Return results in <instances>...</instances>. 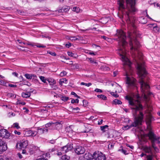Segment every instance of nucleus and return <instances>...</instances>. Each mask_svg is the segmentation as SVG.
<instances>
[{
  "label": "nucleus",
  "mask_w": 160,
  "mask_h": 160,
  "mask_svg": "<svg viewBox=\"0 0 160 160\" xmlns=\"http://www.w3.org/2000/svg\"><path fill=\"white\" fill-rule=\"evenodd\" d=\"M124 3L123 0H118V10L122 12V18L127 23L133 26L135 21L134 15L137 11L135 7V0H126L125 5Z\"/></svg>",
  "instance_id": "1"
},
{
  "label": "nucleus",
  "mask_w": 160,
  "mask_h": 160,
  "mask_svg": "<svg viewBox=\"0 0 160 160\" xmlns=\"http://www.w3.org/2000/svg\"><path fill=\"white\" fill-rule=\"evenodd\" d=\"M125 98L129 101V104L132 106L131 108L135 117L134 122L131 125L124 126L125 128H127L125 130H127L142 124L143 118V114L142 112L143 107L138 100H135L128 96H126Z\"/></svg>",
  "instance_id": "2"
},
{
  "label": "nucleus",
  "mask_w": 160,
  "mask_h": 160,
  "mask_svg": "<svg viewBox=\"0 0 160 160\" xmlns=\"http://www.w3.org/2000/svg\"><path fill=\"white\" fill-rule=\"evenodd\" d=\"M138 73L139 76V83L140 85L141 92L143 94V97L146 100L148 99V97L152 94L149 91V86L146 82L145 78L147 74L144 63H140L137 61Z\"/></svg>",
  "instance_id": "3"
},
{
  "label": "nucleus",
  "mask_w": 160,
  "mask_h": 160,
  "mask_svg": "<svg viewBox=\"0 0 160 160\" xmlns=\"http://www.w3.org/2000/svg\"><path fill=\"white\" fill-rule=\"evenodd\" d=\"M128 37L130 40L129 45L130 46V51L133 54L136 60L137 59L142 61L143 59L142 53L138 49V48L139 47L140 44L137 39L134 38L135 34H132L131 32H128Z\"/></svg>",
  "instance_id": "4"
},
{
  "label": "nucleus",
  "mask_w": 160,
  "mask_h": 160,
  "mask_svg": "<svg viewBox=\"0 0 160 160\" xmlns=\"http://www.w3.org/2000/svg\"><path fill=\"white\" fill-rule=\"evenodd\" d=\"M116 35L118 37L117 39L119 41V45L122 46L124 49V50H125V47L127 44L126 41V37L125 33L122 30H118Z\"/></svg>",
  "instance_id": "5"
},
{
  "label": "nucleus",
  "mask_w": 160,
  "mask_h": 160,
  "mask_svg": "<svg viewBox=\"0 0 160 160\" xmlns=\"http://www.w3.org/2000/svg\"><path fill=\"white\" fill-rule=\"evenodd\" d=\"M126 84L128 90L131 91L133 90H137L138 87L136 84V80L132 77H126Z\"/></svg>",
  "instance_id": "6"
},
{
  "label": "nucleus",
  "mask_w": 160,
  "mask_h": 160,
  "mask_svg": "<svg viewBox=\"0 0 160 160\" xmlns=\"http://www.w3.org/2000/svg\"><path fill=\"white\" fill-rule=\"evenodd\" d=\"M147 136L151 141V144L156 143H160V137L157 136L151 130H150L147 134Z\"/></svg>",
  "instance_id": "7"
},
{
  "label": "nucleus",
  "mask_w": 160,
  "mask_h": 160,
  "mask_svg": "<svg viewBox=\"0 0 160 160\" xmlns=\"http://www.w3.org/2000/svg\"><path fill=\"white\" fill-rule=\"evenodd\" d=\"M120 50L122 53L120 54V55L121 57L122 60L123 62V65H127L130 68L131 62L129 59L126 57L125 56L126 52L123 51L122 49H120Z\"/></svg>",
  "instance_id": "8"
},
{
  "label": "nucleus",
  "mask_w": 160,
  "mask_h": 160,
  "mask_svg": "<svg viewBox=\"0 0 160 160\" xmlns=\"http://www.w3.org/2000/svg\"><path fill=\"white\" fill-rule=\"evenodd\" d=\"M94 160H105L106 158L105 155L98 152H94L93 153Z\"/></svg>",
  "instance_id": "9"
},
{
  "label": "nucleus",
  "mask_w": 160,
  "mask_h": 160,
  "mask_svg": "<svg viewBox=\"0 0 160 160\" xmlns=\"http://www.w3.org/2000/svg\"><path fill=\"white\" fill-rule=\"evenodd\" d=\"M10 136V133L5 129H0V137L8 138Z\"/></svg>",
  "instance_id": "10"
},
{
  "label": "nucleus",
  "mask_w": 160,
  "mask_h": 160,
  "mask_svg": "<svg viewBox=\"0 0 160 160\" xmlns=\"http://www.w3.org/2000/svg\"><path fill=\"white\" fill-rule=\"evenodd\" d=\"M75 152L78 155L83 154L85 151L84 148L80 146H77L74 148Z\"/></svg>",
  "instance_id": "11"
},
{
  "label": "nucleus",
  "mask_w": 160,
  "mask_h": 160,
  "mask_svg": "<svg viewBox=\"0 0 160 160\" xmlns=\"http://www.w3.org/2000/svg\"><path fill=\"white\" fill-rule=\"evenodd\" d=\"M73 148L72 144H68L61 148V150L63 154L71 151Z\"/></svg>",
  "instance_id": "12"
},
{
  "label": "nucleus",
  "mask_w": 160,
  "mask_h": 160,
  "mask_svg": "<svg viewBox=\"0 0 160 160\" xmlns=\"http://www.w3.org/2000/svg\"><path fill=\"white\" fill-rule=\"evenodd\" d=\"M7 149V146L5 142L0 138V150L2 152Z\"/></svg>",
  "instance_id": "13"
},
{
  "label": "nucleus",
  "mask_w": 160,
  "mask_h": 160,
  "mask_svg": "<svg viewBox=\"0 0 160 160\" xmlns=\"http://www.w3.org/2000/svg\"><path fill=\"white\" fill-rule=\"evenodd\" d=\"M38 134L36 131L28 130L25 132L24 135L25 137H34Z\"/></svg>",
  "instance_id": "14"
},
{
  "label": "nucleus",
  "mask_w": 160,
  "mask_h": 160,
  "mask_svg": "<svg viewBox=\"0 0 160 160\" xmlns=\"http://www.w3.org/2000/svg\"><path fill=\"white\" fill-rule=\"evenodd\" d=\"M18 145L19 146V148L21 149L25 148L28 145V142L27 141L22 140L18 143L17 146H18Z\"/></svg>",
  "instance_id": "15"
},
{
  "label": "nucleus",
  "mask_w": 160,
  "mask_h": 160,
  "mask_svg": "<svg viewBox=\"0 0 160 160\" xmlns=\"http://www.w3.org/2000/svg\"><path fill=\"white\" fill-rule=\"evenodd\" d=\"M83 158L84 160H94L93 154L92 155L90 153L85 154Z\"/></svg>",
  "instance_id": "16"
},
{
  "label": "nucleus",
  "mask_w": 160,
  "mask_h": 160,
  "mask_svg": "<svg viewBox=\"0 0 160 160\" xmlns=\"http://www.w3.org/2000/svg\"><path fill=\"white\" fill-rule=\"evenodd\" d=\"M143 150L144 152L152 154V148L150 146H144L143 147Z\"/></svg>",
  "instance_id": "17"
},
{
  "label": "nucleus",
  "mask_w": 160,
  "mask_h": 160,
  "mask_svg": "<svg viewBox=\"0 0 160 160\" xmlns=\"http://www.w3.org/2000/svg\"><path fill=\"white\" fill-rule=\"evenodd\" d=\"M37 132L39 134H43L44 132H48V129L46 128H40V127H38L37 128Z\"/></svg>",
  "instance_id": "18"
},
{
  "label": "nucleus",
  "mask_w": 160,
  "mask_h": 160,
  "mask_svg": "<svg viewBox=\"0 0 160 160\" xmlns=\"http://www.w3.org/2000/svg\"><path fill=\"white\" fill-rule=\"evenodd\" d=\"M139 22L143 24H145L147 23V20L146 18L144 17H139L138 19Z\"/></svg>",
  "instance_id": "19"
},
{
  "label": "nucleus",
  "mask_w": 160,
  "mask_h": 160,
  "mask_svg": "<svg viewBox=\"0 0 160 160\" xmlns=\"http://www.w3.org/2000/svg\"><path fill=\"white\" fill-rule=\"evenodd\" d=\"M91 126L90 124L87 125L86 126H85L86 128V130L82 132L86 133L90 132H93V130L92 129Z\"/></svg>",
  "instance_id": "20"
},
{
  "label": "nucleus",
  "mask_w": 160,
  "mask_h": 160,
  "mask_svg": "<svg viewBox=\"0 0 160 160\" xmlns=\"http://www.w3.org/2000/svg\"><path fill=\"white\" fill-rule=\"evenodd\" d=\"M70 8L68 6H65L62 8L61 9L58 10L59 12H67L69 10Z\"/></svg>",
  "instance_id": "21"
},
{
  "label": "nucleus",
  "mask_w": 160,
  "mask_h": 160,
  "mask_svg": "<svg viewBox=\"0 0 160 160\" xmlns=\"http://www.w3.org/2000/svg\"><path fill=\"white\" fill-rule=\"evenodd\" d=\"M31 94V92H23L22 93V96L24 98H28L30 97Z\"/></svg>",
  "instance_id": "22"
},
{
  "label": "nucleus",
  "mask_w": 160,
  "mask_h": 160,
  "mask_svg": "<svg viewBox=\"0 0 160 160\" xmlns=\"http://www.w3.org/2000/svg\"><path fill=\"white\" fill-rule=\"evenodd\" d=\"M100 129L103 132H105L107 130H108V126L105 125L104 126H101Z\"/></svg>",
  "instance_id": "23"
},
{
  "label": "nucleus",
  "mask_w": 160,
  "mask_h": 160,
  "mask_svg": "<svg viewBox=\"0 0 160 160\" xmlns=\"http://www.w3.org/2000/svg\"><path fill=\"white\" fill-rule=\"evenodd\" d=\"M67 53L68 55L71 57H73L74 58H76L78 57V55L76 54L73 53L72 52H68Z\"/></svg>",
  "instance_id": "24"
},
{
  "label": "nucleus",
  "mask_w": 160,
  "mask_h": 160,
  "mask_svg": "<svg viewBox=\"0 0 160 160\" xmlns=\"http://www.w3.org/2000/svg\"><path fill=\"white\" fill-rule=\"evenodd\" d=\"M46 155L43 154L42 156L38 157V158L36 160H48L47 158H46Z\"/></svg>",
  "instance_id": "25"
},
{
  "label": "nucleus",
  "mask_w": 160,
  "mask_h": 160,
  "mask_svg": "<svg viewBox=\"0 0 160 160\" xmlns=\"http://www.w3.org/2000/svg\"><path fill=\"white\" fill-rule=\"evenodd\" d=\"M97 97L103 100H106L107 99V97L105 96L102 94L98 95Z\"/></svg>",
  "instance_id": "26"
},
{
  "label": "nucleus",
  "mask_w": 160,
  "mask_h": 160,
  "mask_svg": "<svg viewBox=\"0 0 160 160\" xmlns=\"http://www.w3.org/2000/svg\"><path fill=\"white\" fill-rule=\"evenodd\" d=\"M113 102L115 104H122V102L118 99H115L113 101Z\"/></svg>",
  "instance_id": "27"
},
{
  "label": "nucleus",
  "mask_w": 160,
  "mask_h": 160,
  "mask_svg": "<svg viewBox=\"0 0 160 160\" xmlns=\"http://www.w3.org/2000/svg\"><path fill=\"white\" fill-rule=\"evenodd\" d=\"M62 122H55L53 123V124H55V126L57 127H59V128H61L62 127V124L61 123Z\"/></svg>",
  "instance_id": "28"
},
{
  "label": "nucleus",
  "mask_w": 160,
  "mask_h": 160,
  "mask_svg": "<svg viewBox=\"0 0 160 160\" xmlns=\"http://www.w3.org/2000/svg\"><path fill=\"white\" fill-rule=\"evenodd\" d=\"M156 155L153 154L151 155H148L147 156V160H152L153 157H156Z\"/></svg>",
  "instance_id": "29"
},
{
  "label": "nucleus",
  "mask_w": 160,
  "mask_h": 160,
  "mask_svg": "<svg viewBox=\"0 0 160 160\" xmlns=\"http://www.w3.org/2000/svg\"><path fill=\"white\" fill-rule=\"evenodd\" d=\"M155 143H154L151 144L152 147L154 149L155 152H158L159 150L158 148L156 146Z\"/></svg>",
  "instance_id": "30"
},
{
  "label": "nucleus",
  "mask_w": 160,
  "mask_h": 160,
  "mask_svg": "<svg viewBox=\"0 0 160 160\" xmlns=\"http://www.w3.org/2000/svg\"><path fill=\"white\" fill-rule=\"evenodd\" d=\"M72 10L73 11L76 12H80V10L79 8L77 7H74L73 8Z\"/></svg>",
  "instance_id": "31"
},
{
  "label": "nucleus",
  "mask_w": 160,
  "mask_h": 160,
  "mask_svg": "<svg viewBox=\"0 0 160 160\" xmlns=\"http://www.w3.org/2000/svg\"><path fill=\"white\" fill-rule=\"evenodd\" d=\"M159 30V28L157 26L156 24H155V26H154L153 28V29H152V30L155 32H158Z\"/></svg>",
  "instance_id": "32"
},
{
  "label": "nucleus",
  "mask_w": 160,
  "mask_h": 160,
  "mask_svg": "<svg viewBox=\"0 0 160 160\" xmlns=\"http://www.w3.org/2000/svg\"><path fill=\"white\" fill-rule=\"evenodd\" d=\"M69 157L66 155H64L62 156L61 160H69Z\"/></svg>",
  "instance_id": "33"
},
{
  "label": "nucleus",
  "mask_w": 160,
  "mask_h": 160,
  "mask_svg": "<svg viewBox=\"0 0 160 160\" xmlns=\"http://www.w3.org/2000/svg\"><path fill=\"white\" fill-rule=\"evenodd\" d=\"M31 74L26 73L24 74L25 77L28 79H32Z\"/></svg>",
  "instance_id": "34"
},
{
  "label": "nucleus",
  "mask_w": 160,
  "mask_h": 160,
  "mask_svg": "<svg viewBox=\"0 0 160 160\" xmlns=\"http://www.w3.org/2000/svg\"><path fill=\"white\" fill-rule=\"evenodd\" d=\"M81 85H85L86 86H87V87H89L90 86L92 85V83L90 82L88 83H87L84 82H82L80 83Z\"/></svg>",
  "instance_id": "35"
},
{
  "label": "nucleus",
  "mask_w": 160,
  "mask_h": 160,
  "mask_svg": "<svg viewBox=\"0 0 160 160\" xmlns=\"http://www.w3.org/2000/svg\"><path fill=\"white\" fill-rule=\"evenodd\" d=\"M7 96L8 98H15L16 97V96H14V94L12 93H8L7 94Z\"/></svg>",
  "instance_id": "36"
},
{
  "label": "nucleus",
  "mask_w": 160,
  "mask_h": 160,
  "mask_svg": "<svg viewBox=\"0 0 160 160\" xmlns=\"http://www.w3.org/2000/svg\"><path fill=\"white\" fill-rule=\"evenodd\" d=\"M57 150V148L56 147H54L53 148L51 149H49V152H52L55 151H57L58 152Z\"/></svg>",
  "instance_id": "37"
},
{
  "label": "nucleus",
  "mask_w": 160,
  "mask_h": 160,
  "mask_svg": "<svg viewBox=\"0 0 160 160\" xmlns=\"http://www.w3.org/2000/svg\"><path fill=\"white\" fill-rule=\"evenodd\" d=\"M87 59H88L89 60L90 62L92 63L95 64L97 63L94 60L92 59V58H87Z\"/></svg>",
  "instance_id": "38"
},
{
  "label": "nucleus",
  "mask_w": 160,
  "mask_h": 160,
  "mask_svg": "<svg viewBox=\"0 0 160 160\" xmlns=\"http://www.w3.org/2000/svg\"><path fill=\"white\" fill-rule=\"evenodd\" d=\"M39 78L40 80L44 83H46V79L45 78L42 76H39Z\"/></svg>",
  "instance_id": "39"
},
{
  "label": "nucleus",
  "mask_w": 160,
  "mask_h": 160,
  "mask_svg": "<svg viewBox=\"0 0 160 160\" xmlns=\"http://www.w3.org/2000/svg\"><path fill=\"white\" fill-rule=\"evenodd\" d=\"M77 37L75 36L71 37H70L69 39L71 40H72V41H75L78 39L77 38Z\"/></svg>",
  "instance_id": "40"
},
{
  "label": "nucleus",
  "mask_w": 160,
  "mask_h": 160,
  "mask_svg": "<svg viewBox=\"0 0 160 160\" xmlns=\"http://www.w3.org/2000/svg\"><path fill=\"white\" fill-rule=\"evenodd\" d=\"M16 103L17 104H22V105H25L26 104V103L25 102H21L19 100H17Z\"/></svg>",
  "instance_id": "41"
},
{
  "label": "nucleus",
  "mask_w": 160,
  "mask_h": 160,
  "mask_svg": "<svg viewBox=\"0 0 160 160\" xmlns=\"http://www.w3.org/2000/svg\"><path fill=\"white\" fill-rule=\"evenodd\" d=\"M22 84L24 85H26L29 87L31 86V83L28 81L24 82H23Z\"/></svg>",
  "instance_id": "42"
},
{
  "label": "nucleus",
  "mask_w": 160,
  "mask_h": 160,
  "mask_svg": "<svg viewBox=\"0 0 160 160\" xmlns=\"http://www.w3.org/2000/svg\"><path fill=\"white\" fill-rule=\"evenodd\" d=\"M13 127L17 129H19L20 128V127L19 126L18 123H14L13 124Z\"/></svg>",
  "instance_id": "43"
},
{
  "label": "nucleus",
  "mask_w": 160,
  "mask_h": 160,
  "mask_svg": "<svg viewBox=\"0 0 160 160\" xmlns=\"http://www.w3.org/2000/svg\"><path fill=\"white\" fill-rule=\"evenodd\" d=\"M29 152L30 154H32L34 153V150L33 148H30L29 149Z\"/></svg>",
  "instance_id": "44"
},
{
  "label": "nucleus",
  "mask_w": 160,
  "mask_h": 160,
  "mask_svg": "<svg viewBox=\"0 0 160 160\" xmlns=\"http://www.w3.org/2000/svg\"><path fill=\"white\" fill-rule=\"evenodd\" d=\"M121 149H119L118 150V151H121L122 153L124 154H126V153L127 152V151L126 150L123 149L122 147H121Z\"/></svg>",
  "instance_id": "45"
},
{
  "label": "nucleus",
  "mask_w": 160,
  "mask_h": 160,
  "mask_svg": "<svg viewBox=\"0 0 160 160\" xmlns=\"http://www.w3.org/2000/svg\"><path fill=\"white\" fill-rule=\"evenodd\" d=\"M67 72L65 71H63L61 72L60 74V75L61 77H63V76H65L66 75Z\"/></svg>",
  "instance_id": "46"
},
{
  "label": "nucleus",
  "mask_w": 160,
  "mask_h": 160,
  "mask_svg": "<svg viewBox=\"0 0 160 160\" xmlns=\"http://www.w3.org/2000/svg\"><path fill=\"white\" fill-rule=\"evenodd\" d=\"M47 52L53 56H56V54L55 52H53L49 51H48Z\"/></svg>",
  "instance_id": "47"
},
{
  "label": "nucleus",
  "mask_w": 160,
  "mask_h": 160,
  "mask_svg": "<svg viewBox=\"0 0 160 160\" xmlns=\"http://www.w3.org/2000/svg\"><path fill=\"white\" fill-rule=\"evenodd\" d=\"M68 97H62V100L64 101H66L68 100Z\"/></svg>",
  "instance_id": "48"
},
{
  "label": "nucleus",
  "mask_w": 160,
  "mask_h": 160,
  "mask_svg": "<svg viewBox=\"0 0 160 160\" xmlns=\"http://www.w3.org/2000/svg\"><path fill=\"white\" fill-rule=\"evenodd\" d=\"M110 93L112 95V96H113L116 98L118 97L119 96L118 94H115L114 93V92H110Z\"/></svg>",
  "instance_id": "49"
},
{
  "label": "nucleus",
  "mask_w": 160,
  "mask_h": 160,
  "mask_svg": "<svg viewBox=\"0 0 160 160\" xmlns=\"http://www.w3.org/2000/svg\"><path fill=\"white\" fill-rule=\"evenodd\" d=\"M72 95H74L75 97H77L78 98H79L80 97L78 96L74 92H72L71 93Z\"/></svg>",
  "instance_id": "50"
},
{
  "label": "nucleus",
  "mask_w": 160,
  "mask_h": 160,
  "mask_svg": "<svg viewBox=\"0 0 160 160\" xmlns=\"http://www.w3.org/2000/svg\"><path fill=\"white\" fill-rule=\"evenodd\" d=\"M36 46L38 48H45L46 47V46L43 45H41L39 44H37V45Z\"/></svg>",
  "instance_id": "51"
},
{
  "label": "nucleus",
  "mask_w": 160,
  "mask_h": 160,
  "mask_svg": "<svg viewBox=\"0 0 160 160\" xmlns=\"http://www.w3.org/2000/svg\"><path fill=\"white\" fill-rule=\"evenodd\" d=\"M53 123L52 122H49V123H48L46 124H45V127L47 128L48 127H49L52 124H53Z\"/></svg>",
  "instance_id": "52"
},
{
  "label": "nucleus",
  "mask_w": 160,
  "mask_h": 160,
  "mask_svg": "<svg viewBox=\"0 0 160 160\" xmlns=\"http://www.w3.org/2000/svg\"><path fill=\"white\" fill-rule=\"evenodd\" d=\"M72 67L74 68H79V65L77 64H75L72 65Z\"/></svg>",
  "instance_id": "53"
},
{
  "label": "nucleus",
  "mask_w": 160,
  "mask_h": 160,
  "mask_svg": "<svg viewBox=\"0 0 160 160\" xmlns=\"http://www.w3.org/2000/svg\"><path fill=\"white\" fill-rule=\"evenodd\" d=\"M94 91L96 92H102V90L100 89H98V88H96L95 89Z\"/></svg>",
  "instance_id": "54"
},
{
  "label": "nucleus",
  "mask_w": 160,
  "mask_h": 160,
  "mask_svg": "<svg viewBox=\"0 0 160 160\" xmlns=\"http://www.w3.org/2000/svg\"><path fill=\"white\" fill-rule=\"evenodd\" d=\"M156 24H149L148 25V26L149 27L151 28H152V29H153V28L154 26H155Z\"/></svg>",
  "instance_id": "55"
},
{
  "label": "nucleus",
  "mask_w": 160,
  "mask_h": 160,
  "mask_svg": "<svg viewBox=\"0 0 160 160\" xmlns=\"http://www.w3.org/2000/svg\"><path fill=\"white\" fill-rule=\"evenodd\" d=\"M114 147V145L113 144H109L108 145V148L109 149H112Z\"/></svg>",
  "instance_id": "56"
},
{
  "label": "nucleus",
  "mask_w": 160,
  "mask_h": 160,
  "mask_svg": "<svg viewBox=\"0 0 160 160\" xmlns=\"http://www.w3.org/2000/svg\"><path fill=\"white\" fill-rule=\"evenodd\" d=\"M6 83L5 81L3 80H0V84L1 85H4Z\"/></svg>",
  "instance_id": "57"
},
{
  "label": "nucleus",
  "mask_w": 160,
  "mask_h": 160,
  "mask_svg": "<svg viewBox=\"0 0 160 160\" xmlns=\"http://www.w3.org/2000/svg\"><path fill=\"white\" fill-rule=\"evenodd\" d=\"M14 133L18 135H20L21 134V132H20L18 131L17 130H15L14 131Z\"/></svg>",
  "instance_id": "58"
},
{
  "label": "nucleus",
  "mask_w": 160,
  "mask_h": 160,
  "mask_svg": "<svg viewBox=\"0 0 160 160\" xmlns=\"http://www.w3.org/2000/svg\"><path fill=\"white\" fill-rule=\"evenodd\" d=\"M65 46L67 48H69V47L71 46V44L70 43H67L66 44Z\"/></svg>",
  "instance_id": "59"
},
{
  "label": "nucleus",
  "mask_w": 160,
  "mask_h": 160,
  "mask_svg": "<svg viewBox=\"0 0 160 160\" xmlns=\"http://www.w3.org/2000/svg\"><path fill=\"white\" fill-rule=\"evenodd\" d=\"M152 119V117H150L148 119V122L149 124H150L151 122Z\"/></svg>",
  "instance_id": "60"
},
{
  "label": "nucleus",
  "mask_w": 160,
  "mask_h": 160,
  "mask_svg": "<svg viewBox=\"0 0 160 160\" xmlns=\"http://www.w3.org/2000/svg\"><path fill=\"white\" fill-rule=\"evenodd\" d=\"M103 122V120L102 119H101L100 120H99V121H98V124L99 125H100Z\"/></svg>",
  "instance_id": "61"
},
{
  "label": "nucleus",
  "mask_w": 160,
  "mask_h": 160,
  "mask_svg": "<svg viewBox=\"0 0 160 160\" xmlns=\"http://www.w3.org/2000/svg\"><path fill=\"white\" fill-rule=\"evenodd\" d=\"M9 86L10 87L16 88L17 87V85H14L12 84H9Z\"/></svg>",
  "instance_id": "62"
},
{
  "label": "nucleus",
  "mask_w": 160,
  "mask_h": 160,
  "mask_svg": "<svg viewBox=\"0 0 160 160\" xmlns=\"http://www.w3.org/2000/svg\"><path fill=\"white\" fill-rule=\"evenodd\" d=\"M101 37L103 38V39H105V40H108V39H109V38H108V37L105 36H102Z\"/></svg>",
  "instance_id": "63"
},
{
  "label": "nucleus",
  "mask_w": 160,
  "mask_h": 160,
  "mask_svg": "<svg viewBox=\"0 0 160 160\" xmlns=\"http://www.w3.org/2000/svg\"><path fill=\"white\" fill-rule=\"evenodd\" d=\"M49 142L52 144H54L55 142V140H52L49 141Z\"/></svg>",
  "instance_id": "64"
}]
</instances>
